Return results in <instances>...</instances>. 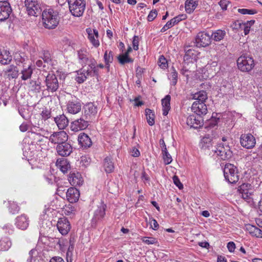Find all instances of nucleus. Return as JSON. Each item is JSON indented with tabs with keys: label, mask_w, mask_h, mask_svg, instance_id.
I'll return each instance as SVG.
<instances>
[{
	"label": "nucleus",
	"mask_w": 262,
	"mask_h": 262,
	"mask_svg": "<svg viewBox=\"0 0 262 262\" xmlns=\"http://www.w3.org/2000/svg\"><path fill=\"white\" fill-rule=\"evenodd\" d=\"M42 19L43 26L46 28L54 29L59 24V12L52 8L45 9L42 12Z\"/></svg>",
	"instance_id": "f257e3e1"
},
{
	"label": "nucleus",
	"mask_w": 262,
	"mask_h": 262,
	"mask_svg": "<svg viewBox=\"0 0 262 262\" xmlns=\"http://www.w3.org/2000/svg\"><path fill=\"white\" fill-rule=\"evenodd\" d=\"M77 54L80 63H81L83 67L88 66L87 68L93 69L94 73L97 74V67L96 64L97 62L96 60L90 55L85 49H81L77 51Z\"/></svg>",
	"instance_id": "f03ea898"
},
{
	"label": "nucleus",
	"mask_w": 262,
	"mask_h": 262,
	"mask_svg": "<svg viewBox=\"0 0 262 262\" xmlns=\"http://www.w3.org/2000/svg\"><path fill=\"white\" fill-rule=\"evenodd\" d=\"M223 172L226 180L229 183L234 184L238 181L237 169L234 165L230 163L226 164Z\"/></svg>",
	"instance_id": "7ed1b4c3"
},
{
	"label": "nucleus",
	"mask_w": 262,
	"mask_h": 262,
	"mask_svg": "<svg viewBox=\"0 0 262 262\" xmlns=\"http://www.w3.org/2000/svg\"><path fill=\"white\" fill-rule=\"evenodd\" d=\"M69 10L72 14L76 17L82 15L85 9V3L83 0H69Z\"/></svg>",
	"instance_id": "20e7f679"
},
{
	"label": "nucleus",
	"mask_w": 262,
	"mask_h": 262,
	"mask_svg": "<svg viewBox=\"0 0 262 262\" xmlns=\"http://www.w3.org/2000/svg\"><path fill=\"white\" fill-rule=\"evenodd\" d=\"M212 151L223 160H228L232 156V152L228 145L218 144L212 149Z\"/></svg>",
	"instance_id": "39448f33"
},
{
	"label": "nucleus",
	"mask_w": 262,
	"mask_h": 262,
	"mask_svg": "<svg viewBox=\"0 0 262 262\" xmlns=\"http://www.w3.org/2000/svg\"><path fill=\"white\" fill-rule=\"evenodd\" d=\"M238 68L243 72H249L254 67V60L247 56H241L237 60Z\"/></svg>",
	"instance_id": "423d86ee"
},
{
	"label": "nucleus",
	"mask_w": 262,
	"mask_h": 262,
	"mask_svg": "<svg viewBox=\"0 0 262 262\" xmlns=\"http://www.w3.org/2000/svg\"><path fill=\"white\" fill-rule=\"evenodd\" d=\"M25 5L30 16H37L41 13L40 5L37 0H25Z\"/></svg>",
	"instance_id": "0eeeda50"
},
{
	"label": "nucleus",
	"mask_w": 262,
	"mask_h": 262,
	"mask_svg": "<svg viewBox=\"0 0 262 262\" xmlns=\"http://www.w3.org/2000/svg\"><path fill=\"white\" fill-rule=\"evenodd\" d=\"M81 110V101L75 97H71L67 102L66 110L71 114H76Z\"/></svg>",
	"instance_id": "6e6552de"
},
{
	"label": "nucleus",
	"mask_w": 262,
	"mask_h": 262,
	"mask_svg": "<svg viewBox=\"0 0 262 262\" xmlns=\"http://www.w3.org/2000/svg\"><path fill=\"white\" fill-rule=\"evenodd\" d=\"M45 83L46 90L50 92H56L59 88V82L57 76L53 73H48L46 76Z\"/></svg>",
	"instance_id": "1a4fd4ad"
},
{
	"label": "nucleus",
	"mask_w": 262,
	"mask_h": 262,
	"mask_svg": "<svg viewBox=\"0 0 262 262\" xmlns=\"http://www.w3.org/2000/svg\"><path fill=\"white\" fill-rule=\"evenodd\" d=\"M88 76L91 77H99V70L97 69V74L94 73L93 69H91L89 68L85 69L83 67L80 71L78 72V76L76 78L77 82L79 83H83L86 80Z\"/></svg>",
	"instance_id": "9d476101"
},
{
	"label": "nucleus",
	"mask_w": 262,
	"mask_h": 262,
	"mask_svg": "<svg viewBox=\"0 0 262 262\" xmlns=\"http://www.w3.org/2000/svg\"><path fill=\"white\" fill-rule=\"evenodd\" d=\"M68 139V136L66 132L62 130L54 132L50 136L49 140L52 144L59 145L65 142V141H67Z\"/></svg>",
	"instance_id": "9b49d317"
},
{
	"label": "nucleus",
	"mask_w": 262,
	"mask_h": 262,
	"mask_svg": "<svg viewBox=\"0 0 262 262\" xmlns=\"http://www.w3.org/2000/svg\"><path fill=\"white\" fill-rule=\"evenodd\" d=\"M84 117L85 119L92 120L95 118L97 112L98 108L93 102H89L85 104L83 106Z\"/></svg>",
	"instance_id": "f8f14e48"
},
{
	"label": "nucleus",
	"mask_w": 262,
	"mask_h": 262,
	"mask_svg": "<svg viewBox=\"0 0 262 262\" xmlns=\"http://www.w3.org/2000/svg\"><path fill=\"white\" fill-rule=\"evenodd\" d=\"M106 206L103 203L98 206V208L95 211L94 216L92 219V226L96 227L97 224L101 221L105 214Z\"/></svg>",
	"instance_id": "ddd939ff"
},
{
	"label": "nucleus",
	"mask_w": 262,
	"mask_h": 262,
	"mask_svg": "<svg viewBox=\"0 0 262 262\" xmlns=\"http://www.w3.org/2000/svg\"><path fill=\"white\" fill-rule=\"evenodd\" d=\"M211 43L210 35L204 32H199L195 37L196 46L198 47H206Z\"/></svg>",
	"instance_id": "4468645a"
},
{
	"label": "nucleus",
	"mask_w": 262,
	"mask_h": 262,
	"mask_svg": "<svg viewBox=\"0 0 262 262\" xmlns=\"http://www.w3.org/2000/svg\"><path fill=\"white\" fill-rule=\"evenodd\" d=\"M241 145L247 149L253 148L256 143L255 139L251 134H243L240 138Z\"/></svg>",
	"instance_id": "2eb2a0df"
},
{
	"label": "nucleus",
	"mask_w": 262,
	"mask_h": 262,
	"mask_svg": "<svg viewBox=\"0 0 262 262\" xmlns=\"http://www.w3.org/2000/svg\"><path fill=\"white\" fill-rule=\"evenodd\" d=\"M59 232L63 235H67L70 230L71 225L67 218L65 217L59 219L57 223Z\"/></svg>",
	"instance_id": "dca6fc26"
},
{
	"label": "nucleus",
	"mask_w": 262,
	"mask_h": 262,
	"mask_svg": "<svg viewBox=\"0 0 262 262\" xmlns=\"http://www.w3.org/2000/svg\"><path fill=\"white\" fill-rule=\"evenodd\" d=\"M186 123L191 128H199L203 125V119L201 116L190 115L186 119Z\"/></svg>",
	"instance_id": "f3484780"
},
{
	"label": "nucleus",
	"mask_w": 262,
	"mask_h": 262,
	"mask_svg": "<svg viewBox=\"0 0 262 262\" xmlns=\"http://www.w3.org/2000/svg\"><path fill=\"white\" fill-rule=\"evenodd\" d=\"M11 12L12 9L7 1L0 2V21L8 19Z\"/></svg>",
	"instance_id": "a211bd4d"
},
{
	"label": "nucleus",
	"mask_w": 262,
	"mask_h": 262,
	"mask_svg": "<svg viewBox=\"0 0 262 262\" xmlns=\"http://www.w3.org/2000/svg\"><path fill=\"white\" fill-rule=\"evenodd\" d=\"M56 149L58 155L62 157L69 156L73 151L72 145L67 141L57 145Z\"/></svg>",
	"instance_id": "6ab92c4d"
},
{
	"label": "nucleus",
	"mask_w": 262,
	"mask_h": 262,
	"mask_svg": "<svg viewBox=\"0 0 262 262\" xmlns=\"http://www.w3.org/2000/svg\"><path fill=\"white\" fill-rule=\"evenodd\" d=\"M90 120H85L83 118L78 119L71 123V128L72 130L78 132L86 128Z\"/></svg>",
	"instance_id": "aec40b11"
},
{
	"label": "nucleus",
	"mask_w": 262,
	"mask_h": 262,
	"mask_svg": "<svg viewBox=\"0 0 262 262\" xmlns=\"http://www.w3.org/2000/svg\"><path fill=\"white\" fill-rule=\"evenodd\" d=\"M191 110L197 115H206L207 113V108L205 103H199V101H194L191 106Z\"/></svg>",
	"instance_id": "412c9836"
},
{
	"label": "nucleus",
	"mask_w": 262,
	"mask_h": 262,
	"mask_svg": "<svg viewBox=\"0 0 262 262\" xmlns=\"http://www.w3.org/2000/svg\"><path fill=\"white\" fill-rule=\"evenodd\" d=\"M187 18V16L185 14H180L175 17L171 19L170 20L167 22V23L162 28L161 31L164 32L168 29L171 28L174 25L177 24L180 21L185 20Z\"/></svg>",
	"instance_id": "4be33fe9"
},
{
	"label": "nucleus",
	"mask_w": 262,
	"mask_h": 262,
	"mask_svg": "<svg viewBox=\"0 0 262 262\" xmlns=\"http://www.w3.org/2000/svg\"><path fill=\"white\" fill-rule=\"evenodd\" d=\"M79 190L75 187H70L66 191V196L68 201L71 203L76 202L79 198Z\"/></svg>",
	"instance_id": "5701e85b"
},
{
	"label": "nucleus",
	"mask_w": 262,
	"mask_h": 262,
	"mask_svg": "<svg viewBox=\"0 0 262 262\" xmlns=\"http://www.w3.org/2000/svg\"><path fill=\"white\" fill-rule=\"evenodd\" d=\"M16 227L21 230H26L29 226V220L25 214H21L16 218Z\"/></svg>",
	"instance_id": "b1692460"
},
{
	"label": "nucleus",
	"mask_w": 262,
	"mask_h": 262,
	"mask_svg": "<svg viewBox=\"0 0 262 262\" xmlns=\"http://www.w3.org/2000/svg\"><path fill=\"white\" fill-rule=\"evenodd\" d=\"M86 31L88 34V38L90 42L95 47L99 46V41L98 40V32L96 29H92L88 28Z\"/></svg>",
	"instance_id": "393cba45"
},
{
	"label": "nucleus",
	"mask_w": 262,
	"mask_h": 262,
	"mask_svg": "<svg viewBox=\"0 0 262 262\" xmlns=\"http://www.w3.org/2000/svg\"><path fill=\"white\" fill-rule=\"evenodd\" d=\"M79 144L84 148L90 147L92 145L90 138L85 133H81L78 137Z\"/></svg>",
	"instance_id": "a878e982"
},
{
	"label": "nucleus",
	"mask_w": 262,
	"mask_h": 262,
	"mask_svg": "<svg viewBox=\"0 0 262 262\" xmlns=\"http://www.w3.org/2000/svg\"><path fill=\"white\" fill-rule=\"evenodd\" d=\"M68 180L70 184L74 186H80L82 185L83 182L81 174L78 172L70 173Z\"/></svg>",
	"instance_id": "bb28decb"
},
{
	"label": "nucleus",
	"mask_w": 262,
	"mask_h": 262,
	"mask_svg": "<svg viewBox=\"0 0 262 262\" xmlns=\"http://www.w3.org/2000/svg\"><path fill=\"white\" fill-rule=\"evenodd\" d=\"M251 186L248 183H244L238 187V191L242 194V196L244 199H249L251 195L250 192V188Z\"/></svg>",
	"instance_id": "cd10ccee"
},
{
	"label": "nucleus",
	"mask_w": 262,
	"mask_h": 262,
	"mask_svg": "<svg viewBox=\"0 0 262 262\" xmlns=\"http://www.w3.org/2000/svg\"><path fill=\"white\" fill-rule=\"evenodd\" d=\"M54 121L60 129L65 128L69 124L67 117L63 114L54 118Z\"/></svg>",
	"instance_id": "c85d7f7f"
},
{
	"label": "nucleus",
	"mask_w": 262,
	"mask_h": 262,
	"mask_svg": "<svg viewBox=\"0 0 262 262\" xmlns=\"http://www.w3.org/2000/svg\"><path fill=\"white\" fill-rule=\"evenodd\" d=\"M33 73V69L31 65L25 66L23 64V69L21 70V79L23 80H27L31 78Z\"/></svg>",
	"instance_id": "c756f323"
},
{
	"label": "nucleus",
	"mask_w": 262,
	"mask_h": 262,
	"mask_svg": "<svg viewBox=\"0 0 262 262\" xmlns=\"http://www.w3.org/2000/svg\"><path fill=\"white\" fill-rule=\"evenodd\" d=\"M246 229L252 236L262 238V230L258 227L249 224L247 225Z\"/></svg>",
	"instance_id": "7c9ffc66"
},
{
	"label": "nucleus",
	"mask_w": 262,
	"mask_h": 262,
	"mask_svg": "<svg viewBox=\"0 0 262 262\" xmlns=\"http://www.w3.org/2000/svg\"><path fill=\"white\" fill-rule=\"evenodd\" d=\"M5 74L9 79L16 78L18 75V70L16 67L11 65L6 69Z\"/></svg>",
	"instance_id": "2f4dec72"
},
{
	"label": "nucleus",
	"mask_w": 262,
	"mask_h": 262,
	"mask_svg": "<svg viewBox=\"0 0 262 262\" xmlns=\"http://www.w3.org/2000/svg\"><path fill=\"white\" fill-rule=\"evenodd\" d=\"M56 165L63 173H67L70 167L67 160L63 158L57 159Z\"/></svg>",
	"instance_id": "473e14b6"
},
{
	"label": "nucleus",
	"mask_w": 262,
	"mask_h": 262,
	"mask_svg": "<svg viewBox=\"0 0 262 262\" xmlns=\"http://www.w3.org/2000/svg\"><path fill=\"white\" fill-rule=\"evenodd\" d=\"M211 141L212 139L209 136L203 137L200 143V148L204 150L207 149L210 150L211 148H212Z\"/></svg>",
	"instance_id": "72a5a7b5"
},
{
	"label": "nucleus",
	"mask_w": 262,
	"mask_h": 262,
	"mask_svg": "<svg viewBox=\"0 0 262 262\" xmlns=\"http://www.w3.org/2000/svg\"><path fill=\"white\" fill-rule=\"evenodd\" d=\"M170 96L169 95H166L164 98L162 99V105L163 107V115L164 116H166L169 111L170 109Z\"/></svg>",
	"instance_id": "f704fd0d"
},
{
	"label": "nucleus",
	"mask_w": 262,
	"mask_h": 262,
	"mask_svg": "<svg viewBox=\"0 0 262 262\" xmlns=\"http://www.w3.org/2000/svg\"><path fill=\"white\" fill-rule=\"evenodd\" d=\"M11 245L12 242L9 237L5 236L0 239V251H7Z\"/></svg>",
	"instance_id": "c9c22d12"
},
{
	"label": "nucleus",
	"mask_w": 262,
	"mask_h": 262,
	"mask_svg": "<svg viewBox=\"0 0 262 262\" xmlns=\"http://www.w3.org/2000/svg\"><path fill=\"white\" fill-rule=\"evenodd\" d=\"M207 98V93L205 91H200L192 95V99L199 103H205Z\"/></svg>",
	"instance_id": "e433bc0d"
},
{
	"label": "nucleus",
	"mask_w": 262,
	"mask_h": 262,
	"mask_svg": "<svg viewBox=\"0 0 262 262\" xmlns=\"http://www.w3.org/2000/svg\"><path fill=\"white\" fill-rule=\"evenodd\" d=\"M198 6V2L194 0H187L185 2V7L187 13H191Z\"/></svg>",
	"instance_id": "4c0bfd02"
},
{
	"label": "nucleus",
	"mask_w": 262,
	"mask_h": 262,
	"mask_svg": "<svg viewBox=\"0 0 262 262\" xmlns=\"http://www.w3.org/2000/svg\"><path fill=\"white\" fill-rule=\"evenodd\" d=\"M103 165L105 171L107 173H111L113 171L114 166L111 158L107 157L104 159Z\"/></svg>",
	"instance_id": "58836bf2"
},
{
	"label": "nucleus",
	"mask_w": 262,
	"mask_h": 262,
	"mask_svg": "<svg viewBox=\"0 0 262 262\" xmlns=\"http://www.w3.org/2000/svg\"><path fill=\"white\" fill-rule=\"evenodd\" d=\"M226 35V32L222 30H217L213 32L211 36L212 38L216 41H219L222 40Z\"/></svg>",
	"instance_id": "ea45409f"
},
{
	"label": "nucleus",
	"mask_w": 262,
	"mask_h": 262,
	"mask_svg": "<svg viewBox=\"0 0 262 262\" xmlns=\"http://www.w3.org/2000/svg\"><path fill=\"white\" fill-rule=\"evenodd\" d=\"M145 115L146 117L147 122L150 126H152L155 124V114L153 111L149 109L145 110Z\"/></svg>",
	"instance_id": "a19ab883"
},
{
	"label": "nucleus",
	"mask_w": 262,
	"mask_h": 262,
	"mask_svg": "<svg viewBox=\"0 0 262 262\" xmlns=\"http://www.w3.org/2000/svg\"><path fill=\"white\" fill-rule=\"evenodd\" d=\"M11 60L12 56L10 55V53L7 51H3L0 58V62L3 64H7Z\"/></svg>",
	"instance_id": "79ce46f5"
},
{
	"label": "nucleus",
	"mask_w": 262,
	"mask_h": 262,
	"mask_svg": "<svg viewBox=\"0 0 262 262\" xmlns=\"http://www.w3.org/2000/svg\"><path fill=\"white\" fill-rule=\"evenodd\" d=\"M113 53L112 51H106L104 55V60L105 63V66L107 68H109L110 63L113 61Z\"/></svg>",
	"instance_id": "37998d69"
},
{
	"label": "nucleus",
	"mask_w": 262,
	"mask_h": 262,
	"mask_svg": "<svg viewBox=\"0 0 262 262\" xmlns=\"http://www.w3.org/2000/svg\"><path fill=\"white\" fill-rule=\"evenodd\" d=\"M254 20H251L249 21H247L245 23H243L242 30H244L245 35H247L249 34L250 28L254 24Z\"/></svg>",
	"instance_id": "c03bdc74"
},
{
	"label": "nucleus",
	"mask_w": 262,
	"mask_h": 262,
	"mask_svg": "<svg viewBox=\"0 0 262 262\" xmlns=\"http://www.w3.org/2000/svg\"><path fill=\"white\" fill-rule=\"evenodd\" d=\"M26 59L27 58L24 54L21 55L20 53H16L14 55V59L17 65H19L20 63H23L25 65Z\"/></svg>",
	"instance_id": "a18cd8bd"
},
{
	"label": "nucleus",
	"mask_w": 262,
	"mask_h": 262,
	"mask_svg": "<svg viewBox=\"0 0 262 262\" xmlns=\"http://www.w3.org/2000/svg\"><path fill=\"white\" fill-rule=\"evenodd\" d=\"M41 58L42 59L43 63L50 64L51 63V57L50 53L48 51H44L42 55L41 56Z\"/></svg>",
	"instance_id": "49530a36"
},
{
	"label": "nucleus",
	"mask_w": 262,
	"mask_h": 262,
	"mask_svg": "<svg viewBox=\"0 0 262 262\" xmlns=\"http://www.w3.org/2000/svg\"><path fill=\"white\" fill-rule=\"evenodd\" d=\"M185 54L184 56V60H188L190 58H192L194 55V50L189 48V47H186L184 49Z\"/></svg>",
	"instance_id": "de8ad7c7"
},
{
	"label": "nucleus",
	"mask_w": 262,
	"mask_h": 262,
	"mask_svg": "<svg viewBox=\"0 0 262 262\" xmlns=\"http://www.w3.org/2000/svg\"><path fill=\"white\" fill-rule=\"evenodd\" d=\"M169 79H171V83L172 85H175L177 84L178 80V73L173 67L171 68V72Z\"/></svg>",
	"instance_id": "09e8293b"
},
{
	"label": "nucleus",
	"mask_w": 262,
	"mask_h": 262,
	"mask_svg": "<svg viewBox=\"0 0 262 262\" xmlns=\"http://www.w3.org/2000/svg\"><path fill=\"white\" fill-rule=\"evenodd\" d=\"M119 62L123 65L127 63H132L134 61L133 59L129 57H124L121 55H120L117 57Z\"/></svg>",
	"instance_id": "8fccbe9b"
},
{
	"label": "nucleus",
	"mask_w": 262,
	"mask_h": 262,
	"mask_svg": "<svg viewBox=\"0 0 262 262\" xmlns=\"http://www.w3.org/2000/svg\"><path fill=\"white\" fill-rule=\"evenodd\" d=\"M9 210L12 214L17 213L19 210V206L14 202H10L9 206Z\"/></svg>",
	"instance_id": "3c124183"
},
{
	"label": "nucleus",
	"mask_w": 262,
	"mask_h": 262,
	"mask_svg": "<svg viewBox=\"0 0 262 262\" xmlns=\"http://www.w3.org/2000/svg\"><path fill=\"white\" fill-rule=\"evenodd\" d=\"M158 63L159 67L161 69H165L167 67V61L163 55H161L159 57Z\"/></svg>",
	"instance_id": "603ef678"
},
{
	"label": "nucleus",
	"mask_w": 262,
	"mask_h": 262,
	"mask_svg": "<svg viewBox=\"0 0 262 262\" xmlns=\"http://www.w3.org/2000/svg\"><path fill=\"white\" fill-rule=\"evenodd\" d=\"M238 12L242 14H249L252 15L257 13L256 10L254 9H238Z\"/></svg>",
	"instance_id": "864d4df0"
},
{
	"label": "nucleus",
	"mask_w": 262,
	"mask_h": 262,
	"mask_svg": "<svg viewBox=\"0 0 262 262\" xmlns=\"http://www.w3.org/2000/svg\"><path fill=\"white\" fill-rule=\"evenodd\" d=\"M141 240L143 243L147 245L154 244L157 242L156 239L154 237H143Z\"/></svg>",
	"instance_id": "5fc2aeb1"
},
{
	"label": "nucleus",
	"mask_w": 262,
	"mask_h": 262,
	"mask_svg": "<svg viewBox=\"0 0 262 262\" xmlns=\"http://www.w3.org/2000/svg\"><path fill=\"white\" fill-rule=\"evenodd\" d=\"M158 12L156 9L152 10L147 16V20L149 21H152L157 16Z\"/></svg>",
	"instance_id": "6e6d98bb"
},
{
	"label": "nucleus",
	"mask_w": 262,
	"mask_h": 262,
	"mask_svg": "<svg viewBox=\"0 0 262 262\" xmlns=\"http://www.w3.org/2000/svg\"><path fill=\"white\" fill-rule=\"evenodd\" d=\"M243 23L239 21H235L231 25V27L233 30H238L241 29L242 30Z\"/></svg>",
	"instance_id": "4d7b16f0"
},
{
	"label": "nucleus",
	"mask_w": 262,
	"mask_h": 262,
	"mask_svg": "<svg viewBox=\"0 0 262 262\" xmlns=\"http://www.w3.org/2000/svg\"><path fill=\"white\" fill-rule=\"evenodd\" d=\"M172 179L174 184L179 188V189H182L183 188V185L177 176H173Z\"/></svg>",
	"instance_id": "13d9d810"
},
{
	"label": "nucleus",
	"mask_w": 262,
	"mask_h": 262,
	"mask_svg": "<svg viewBox=\"0 0 262 262\" xmlns=\"http://www.w3.org/2000/svg\"><path fill=\"white\" fill-rule=\"evenodd\" d=\"M230 3V2L228 0H221L219 4L223 10H226L227 6Z\"/></svg>",
	"instance_id": "bf43d9fd"
},
{
	"label": "nucleus",
	"mask_w": 262,
	"mask_h": 262,
	"mask_svg": "<svg viewBox=\"0 0 262 262\" xmlns=\"http://www.w3.org/2000/svg\"><path fill=\"white\" fill-rule=\"evenodd\" d=\"M139 37L138 36H134V38H133V49L137 51L139 49Z\"/></svg>",
	"instance_id": "052dcab7"
},
{
	"label": "nucleus",
	"mask_w": 262,
	"mask_h": 262,
	"mask_svg": "<svg viewBox=\"0 0 262 262\" xmlns=\"http://www.w3.org/2000/svg\"><path fill=\"white\" fill-rule=\"evenodd\" d=\"M163 157L165 164H169L172 162V158L168 152L167 154L163 155Z\"/></svg>",
	"instance_id": "680f3d73"
},
{
	"label": "nucleus",
	"mask_w": 262,
	"mask_h": 262,
	"mask_svg": "<svg viewBox=\"0 0 262 262\" xmlns=\"http://www.w3.org/2000/svg\"><path fill=\"white\" fill-rule=\"evenodd\" d=\"M41 115L42 116V119H43L44 120H46L50 118L51 112L47 109H45L42 111Z\"/></svg>",
	"instance_id": "e2e57ef3"
},
{
	"label": "nucleus",
	"mask_w": 262,
	"mask_h": 262,
	"mask_svg": "<svg viewBox=\"0 0 262 262\" xmlns=\"http://www.w3.org/2000/svg\"><path fill=\"white\" fill-rule=\"evenodd\" d=\"M37 118H33L31 121V124H32V125L33 126V127L35 128V127H37V128H40V123H42V120H38L37 122Z\"/></svg>",
	"instance_id": "0e129e2a"
},
{
	"label": "nucleus",
	"mask_w": 262,
	"mask_h": 262,
	"mask_svg": "<svg viewBox=\"0 0 262 262\" xmlns=\"http://www.w3.org/2000/svg\"><path fill=\"white\" fill-rule=\"evenodd\" d=\"M227 248L230 252H232L235 249V245L234 242H230L227 244Z\"/></svg>",
	"instance_id": "69168bd1"
},
{
	"label": "nucleus",
	"mask_w": 262,
	"mask_h": 262,
	"mask_svg": "<svg viewBox=\"0 0 262 262\" xmlns=\"http://www.w3.org/2000/svg\"><path fill=\"white\" fill-rule=\"evenodd\" d=\"M219 118H212L209 121L210 126L211 127H214L219 122Z\"/></svg>",
	"instance_id": "338daca9"
},
{
	"label": "nucleus",
	"mask_w": 262,
	"mask_h": 262,
	"mask_svg": "<svg viewBox=\"0 0 262 262\" xmlns=\"http://www.w3.org/2000/svg\"><path fill=\"white\" fill-rule=\"evenodd\" d=\"M50 262H64V261L61 257L55 256L52 257Z\"/></svg>",
	"instance_id": "774afa93"
}]
</instances>
